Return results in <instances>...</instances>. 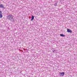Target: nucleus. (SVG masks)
Wrapping results in <instances>:
<instances>
[{
    "label": "nucleus",
    "mask_w": 77,
    "mask_h": 77,
    "mask_svg": "<svg viewBox=\"0 0 77 77\" xmlns=\"http://www.w3.org/2000/svg\"><path fill=\"white\" fill-rule=\"evenodd\" d=\"M7 18L8 20H10L11 21H12L13 18H14V16L12 15H8L7 16Z\"/></svg>",
    "instance_id": "obj_1"
},
{
    "label": "nucleus",
    "mask_w": 77,
    "mask_h": 77,
    "mask_svg": "<svg viewBox=\"0 0 77 77\" xmlns=\"http://www.w3.org/2000/svg\"><path fill=\"white\" fill-rule=\"evenodd\" d=\"M67 32H68V33H71L72 32V30H71V29H67Z\"/></svg>",
    "instance_id": "obj_2"
},
{
    "label": "nucleus",
    "mask_w": 77,
    "mask_h": 77,
    "mask_svg": "<svg viewBox=\"0 0 77 77\" xmlns=\"http://www.w3.org/2000/svg\"><path fill=\"white\" fill-rule=\"evenodd\" d=\"M0 8H5V6H4L3 4H1L0 5Z\"/></svg>",
    "instance_id": "obj_3"
},
{
    "label": "nucleus",
    "mask_w": 77,
    "mask_h": 77,
    "mask_svg": "<svg viewBox=\"0 0 77 77\" xmlns=\"http://www.w3.org/2000/svg\"><path fill=\"white\" fill-rule=\"evenodd\" d=\"M3 17V16L2 15V11H0V18H1Z\"/></svg>",
    "instance_id": "obj_4"
},
{
    "label": "nucleus",
    "mask_w": 77,
    "mask_h": 77,
    "mask_svg": "<svg viewBox=\"0 0 77 77\" xmlns=\"http://www.w3.org/2000/svg\"><path fill=\"white\" fill-rule=\"evenodd\" d=\"M60 75H61V76H63V75H64L65 74L64 72H60Z\"/></svg>",
    "instance_id": "obj_5"
},
{
    "label": "nucleus",
    "mask_w": 77,
    "mask_h": 77,
    "mask_svg": "<svg viewBox=\"0 0 77 77\" xmlns=\"http://www.w3.org/2000/svg\"><path fill=\"white\" fill-rule=\"evenodd\" d=\"M60 36H62L63 37H65V35L63 34H60Z\"/></svg>",
    "instance_id": "obj_6"
},
{
    "label": "nucleus",
    "mask_w": 77,
    "mask_h": 77,
    "mask_svg": "<svg viewBox=\"0 0 77 77\" xmlns=\"http://www.w3.org/2000/svg\"><path fill=\"white\" fill-rule=\"evenodd\" d=\"M34 20V16H32V18L31 19V21H32V20Z\"/></svg>",
    "instance_id": "obj_7"
}]
</instances>
